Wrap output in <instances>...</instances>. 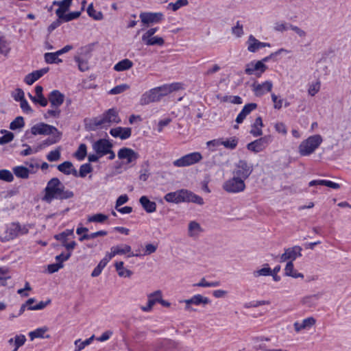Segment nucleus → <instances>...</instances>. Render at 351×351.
Wrapping results in <instances>:
<instances>
[{"mask_svg":"<svg viewBox=\"0 0 351 351\" xmlns=\"http://www.w3.org/2000/svg\"><path fill=\"white\" fill-rule=\"evenodd\" d=\"M186 306H185V310L189 311H195L191 306L192 304L194 305H203L205 306L210 302V300L207 298L204 297L200 294L195 295L191 298L184 300L183 301Z\"/></svg>","mask_w":351,"mask_h":351,"instance_id":"2eb2a0df","label":"nucleus"},{"mask_svg":"<svg viewBox=\"0 0 351 351\" xmlns=\"http://www.w3.org/2000/svg\"><path fill=\"white\" fill-rule=\"evenodd\" d=\"M13 172L17 178L27 179L29 178V171L25 167L17 166L13 168Z\"/></svg>","mask_w":351,"mask_h":351,"instance_id":"ea45409f","label":"nucleus"},{"mask_svg":"<svg viewBox=\"0 0 351 351\" xmlns=\"http://www.w3.org/2000/svg\"><path fill=\"white\" fill-rule=\"evenodd\" d=\"M315 185H324L333 189H338L340 188V185L338 183L333 182L330 180H312L309 182V186H313Z\"/></svg>","mask_w":351,"mask_h":351,"instance_id":"e433bc0d","label":"nucleus"},{"mask_svg":"<svg viewBox=\"0 0 351 351\" xmlns=\"http://www.w3.org/2000/svg\"><path fill=\"white\" fill-rule=\"evenodd\" d=\"M25 125V121L23 117L19 116L16 117L10 125V129L15 130L17 129H21Z\"/></svg>","mask_w":351,"mask_h":351,"instance_id":"a18cd8bd","label":"nucleus"},{"mask_svg":"<svg viewBox=\"0 0 351 351\" xmlns=\"http://www.w3.org/2000/svg\"><path fill=\"white\" fill-rule=\"evenodd\" d=\"M139 202L143 209L148 213H152L156 210V202L150 201L147 196L141 197Z\"/></svg>","mask_w":351,"mask_h":351,"instance_id":"7c9ffc66","label":"nucleus"},{"mask_svg":"<svg viewBox=\"0 0 351 351\" xmlns=\"http://www.w3.org/2000/svg\"><path fill=\"white\" fill-rule=\"evenodd\" d=\"M156 89L159 95L160 99H161L164 96H166L173 90H176L177 88H173V86L165 84L159 87H156Z\"/></svg>","mask_w":351,"mask_h":351,"instance_id":"a19ab883","label":"nucleus"},{"mask_svg":"<svg viewBox=\"0 0 351 351\" xmlns=\"http://www.w3.org/2000/svg\"><path fill=\"white\" fill-rule=\"evenodd\" d=\"M112 144L107 139L101 138L93 144V149L99 156H104L110 152Z\"/></svg>","mask_w":351,"mask_h":351,"instance_id":"4468645a","label":"nucleus"},{"mask_svg":"<svg viewBox=\"0 0 351 351\" xmlns=\"http://www.w3.org/2000/svg\"><path fill=\"white\" fill-rule=\"evenodd\" d=\"M1 134H3L1 136V145L12 141L14 137L12 132L5 130H1Z\"/></svg>","mask_w":351,"mask_h":351,"instance_id":"864d4df0","label":"nucleus"},{"mask_svg":"<svg viewBox=\"0 0 351 351\" xmlns=\"http://www.w3.org/2000/svg\"><path fill=\"white\" fill-rule=\"evenodd\" d=\"M189 3L188 0H177L175 3H170L168 8H171L173 11H177L182 6H186Z\"/></svg>","mask_w":351,"mask_h":351,"instance_id":"603ef678","label":"nucleus"},{"mask_svg":"<svg viewBox=\"0 0 351 351\" xmlns=\"http://www.w3.org/2000/svg\"><path fill=\"white\" fill-rule=\"evenodd\" d=\"M20 107L23 110V111L27 114H31L33 112V110L29 105L27 101L24 99L20 101Z\"/></svg>","mask_w":351,"mask_h":351,"instance_id":"0e129e2a","label":"nucleus"},{"mask_svg":"<svg viewBox=\"0 0 351 351\" xmlns=\"http://www.w3.org/2000/svg\"><path fill=\"white\" fill-rule=\"evenodd\" d=\"M93 50V45L90 44L80 47L74 56L90 59Z\"/></svg>","mask_w":351,"mask_h":351,"instance_id":"72a5a7b5","label":"nucleus"},{"mask_svg":"<svg viewBox=\"0 0 351 351\" xmlns=\"http://www.w3.org/2000/svg\"><path fill=\"white\" fill-rule=\"evenodd\" d=\"M108 217L102 213H97L93 215L92 216L88 217V222H97V223H103L106 220H107Z\"/></svg>","mask_w":351,"mask_h":351,"instance_id":"09e8293b","label":"nucleus"},{"mask_svg":"<svg viewBox=\"0 0 351 351\" xmlns=\"http://www.w3.org/2000/svg\"><path fill=\"white\" fill-rule=\"evenodd\" d=\"M60 55L57 54V51L54 53H46L45 54V60L48 64H58L62 62V59L59 58Z\"/></svg>","mask_w":351,"mask_h":351,"instance_id":"37998d69","label":"nucleus"},{"mask_svg":"<svg viewBox=\"0 0 351 351\" xmlns=\"http://www.w3.org/2000/svg\"><path fill=\"white\" fill-rule=\"evenodd\" d=\"M253 171V166L246 160H240L235 163L232 170V176L242 179L247 180Z\"/></svg>","mask_w":351,"mask_h":351,"instance_id":"39448f33","label":"nucleus"},{"mask_svg":"<svg viewBox=\"0 0 351 351\" xmlns=\"http://www.w3.org/2000/svg\"><path fill=\"white\" fill-rule=\"evenodd\" d=\"M322 142V138L319 134L309 136L302 141L299 146V152L302 156L311 154L319 146Z\"/></svg>","mask_w":351,"mask_h":351,"instance_id":"20e7f679","label":"nucleus"},{"mask_svg":"<svg viewBox=\"0 0 351 351\" xmlns=\"http://www.w3.org/2000/svg\"><path fill=\"white\" fill-rule=\"evenodd\" d=\"M60 110L58 107H52V109L48 110L45 117L47 118V116L52 117H59L60 114Z\"/></svg>","mask_w":351,"mask_h":351,"instance_id":"338daca9","label":"nucleus"},{"mask_svg":"<svg viewBox=\"0 0 351 351\" xmlns=\"http://www.w3.org/2000/svg\"><path fill=\"white\" fill-rule=\"evenodd\" d=\"M74 60L77 63V66L80 71L85 72L89 70V59L74 56Z\"/></svg>","mask_w":351,"mask_h":351,"instance_id":"58836bf2","label":"nucleus"},{"mask_svg":"<svg viewBox=\"0 0 351 351\" xmlns=\"http://www.w3.org/2000/svg\"><path fill=\"white\" fill-rule=\"evenodd\" d=\"M239 142V138L236 136H232L223 141L221 139V145H223L226 149H234L237 147Z\"/></svg>","mask_w":351,"mask_h":351,"instance_id":"79ce46f5","label":"nucleus"},{"mask_svg":"<svg viewBox=\"0 0 351 351\" xmlns=\"http://www.w3.org/2000/svg\"><path fill=\"white\" fill-rule=\"evenodd\" d=\"M133 66V62L129 59H124L117 63L114 69L116 71H123L130 69Z\"/></svg>","mask_w":351,"mask_h":351,"instance_id":"4c0bfd02","label":"nucleus"},{"mask_svg":"<svg viewBox=\"0 0 351 351\" xmlns=\"http://www.w3.org/2000/svg\"><path fill=\"white\" fill-rule=\"evenodd\" d=\"M316 320L313 317H309L304 319L301 322H295L293 324L294 330L296 332H300L302 330H305L311 328L315 325Z\"/></svg>","mask_w":351,"mask_h":351,"instance_id":"a878e982","label":"nucleus"},{"mask_svg":"<svg viewBox=\"0 0 351 351\" xmlns=\"http://www.w3.org/2000/svg\"><path fill=\"white\" fill-rule=\"evenodd\" d=\"M47 330L48 328L47 327H42L29 332V336L31 341H33L36 338H44V334L47 331Z\"/></svg>","mask_w":351,"mask_h":351,"instance_id":"c03bdc74","label":"nucleus"},{"mask_svg":"<svg viewBox=\"0 0 351 351\" xmlns=\"http://www.w3.org/2000/svg\"><path fill=\"white\" fill-rule=\"evenodd\" d=\"M64 95L58 90H52L48 95L51 107H60L64 102Z\"/></svg>","mask_w":351,"mask_h":351,"instance_id":"4be33fe9","label":"nucleus"},{"mask_svg":"<svg viewBox=\"0 0 351 351\" xmlns=\"http://www.w3.org/2000/svg\"><path fill=\"white\" fill-rule=\"evenodd\" d=\"M160 100L159 95L156 88H154L142 95L140 99V104L145 106L152 102L159 101Z\"/></svg>","mask_w":351,"mask_h":351,"instance_id":"aec40b11","label":"nucleus"},{"mask_svg":"<svg viewBox=\"0 0 351 351\" xmlns=\"http://www.w3.org/2000/svg\"><path fill=\"white\" fill-rule=\"evenodd\" d=\"M202 231L203 229L202 228L200 224L198 222L195 221H191L189 223L188 235L189 237H197Z\"/></svg>","mask_w":351,"mask_h":351,"instance_id":"2f4dec72","label":"nucleus"},{"mask_svg":"<svg viewBox=\"0 0 351 351\" xmlns=\"http://www.w3.org/2000/svg\"><path fill=\"white\" fill-rule=\"evenodd\" d=\"M220 285L219 281H213V282H207L204 278H202L201 280L195 284L194 286L201 287H216Z\"/></svg>","mask_w":351,"mask_h":351,"instance_id":"8fccbe9b","label":"nucleus"},{"mask_svg":"<svg viewBox=\"0 0 351 351\" xmlns=\"http://www.w3.org/2000/svg\"><path fill=\"white\" fill-rule=\"evenodd\" d=\"M73 196V192L65 190L64 186L58 178H53L47 182L42 200L50 204L53 199L63 200L72 198Z\"/></svg>","mask_w":351,"mask_h":351,"instance_id":"f257e3e1","label":"nucleus"},{"mask_svg":"<svg viewBox=\"0 0 351 351\" xmlns=\"http://www.w3.org/2000/svg\"><path fill=\"white\" fill-rule=\"evenodd\" d=\"M26 165L27 166L26 168L29 171V173H36L39 168V165L34 160H31L29 162H27Z\"/></svg>","mask_w":351,"mask_h":351,"instance_id":"bf43d9fd","label":"nucleus"},{"mask_svg":"<svg viewBox=\"0 0 351 351\" xmlns=\"http://www.w3.org/2000/svg\"><path fill=\"white\" fill-rule=\"evenodd\" d=\"M257 108V104L255 103H250L244 106L242 110L236 118L237 123H241L245 117L254 110Z\"/></svg>","mask_w":351,"mask_h":351,"instance_id":"cd10ccee","label":"nucleus"},{"mask_svg":"<svg viewBox=\"0 0 351 351\" xmlns=\"http://www.w3.org/2000/svg\"><path fill=\"white\" fill-rule=\"evenodd\" d=\"M14 179L12 173L6 169H1V180L12 182Z\"/></svg>","mask_w":351,"mask_h":351,"instance_id":"69168bd1","label":"nucleus"},{"mask_svg":"<svg viewBox=\"0 0 351 351\" xmlns=\"http://www.w3.org/2000/svg\"><path fill=\"white\" fill-rule=\"evenodd\" d=\"M273 88V84L271 81H265L263 83L254 82L252 84V89L256 97H261L269 93Z\"/></svg>","mask_w":351,"mask_h":351,"instance_id":"a211bd4d","label":"nucleus"},{"mask_svg":"<svg viewBox=\"0 0 351 351\" xmlns=\"http://www.w3.org/2000/svg\"><path fill=\"white\" fill-rule=\"evenodd\" d=\"M117 156L119 159H126L127 163H131L138 158V154L136 152L128 147L120 149Z\"/></svg>","mask_w":351,"mask_h":351,"instance_id":"412c9836","label":"nucleus"},{"mask_svg":"<svg viewBox=\"0 0 351 351\" xmlns=\"http://www.w3.org/2000/svg\"><path fill=\"white\" fill-rule=\"evenodd\" d=\"M267 68V66L261 61H252L245 65V73L260 77Z\"/></svg>","mask_w":351,"mask_h":351,"instance_id":"9b49d317","label":"nucleus"},{"mask_svg":"<svg viewBox=\"0 0 351 351\" xmlns=\"http://www.w3.org/2000/svg\"><path fill=\"white\" fill-rule=\"evenodd\" d=\"M302 248L299 245L285 249V252L280 256V262L287 261L293 262L298 257L302 256Z\"/></svg>","mask_w":351,"mask_h":351,"instance_id":"dca6fc26","label":"nucleus"},{"mask_svg":"<svg viewBox=\"0 0 351 351\" xmlns=\"http://www.w3.org/2000/svg\"><path fill=\"white\" fill-rule=\"evenodd\" d=\"M271 275H272V270L269 267L268 264H265L263 268L256 270L253 272V276L256 278L261 276H267Z\"/></svg>","mask_w":351,"mask_h":351,"instance_id":"49530a36","label":"nucleus"},{"mask_svg":"<svg viewBox=\"0 0 351 351\" xmlns=\"http://www.w3.org/2000/svg\"><path fill=\"white\" fill-rule=\"evenodd\" d=\"M92 170V167L89 163L84 164L81 165L80 168L78 176L84 178L88 173H90Z\"/></svg>","mask_w":351,"mask_h":351,"instance_id":"4d7b16f0","label":"nucleus"},{"mask_svg":"<svg viewBox=\"0 0 351 351\" xmlns=\"http://www.w3.org/2000/svg\"><path fill=\"white\" fill-rule=\"evenodd\" d=\"M143 24L158 23L164 19L162 12H141L139 14Z\"/></svg>","mask_w":351,"mask_h":351,"instance_id":"f3484780","label":"nucleus"},{"mask_svg":"<svg viewBox=\"0 0 351 351\" xmlns=\"http://www.w3.org/2000/svg\"><path fill=\"white\" fill-rule=\"evenodd\" d=\"M272 140L273 138L271 135H266L248 143L247 148L251 152L258 153L265 149Z\"/></svg>","mask_w":351,"mask_h":351,"instance_id":"9d476101","label":"nucleus"},{"mask_svg":"<svg viewBox=\"0 0 351 351\" xmlns=\"http://www.w3.org/2000/svg\"><path fill=\"white\" fill-rule=\"evenodd\" d=\"M110 134L115 138H120L121 139H127L130 137L132 130L130 128L117 127L112 128L110 131Z\"/></svg>","mask_w":351,"mask_h":351,"instance_id":"393cba45","label":"nucleus"},{"mask_svg":"<svg viewBox=\"0 0 351 351\" xmlns=\"http://www.w3.org/2000/svg\"><path fill=\"white\" fill-rule=\"evenodd\" d=\"M31 132L34 135L43 134L49 135L58 133V129L53 126L44 123H39L31 128Z\"/></svg>","mask_w":351,"mask_h":351,"instance_id":"ddd939ff","label":"nucleus"},{"mask_svg":"<svg viewBox=\"0 0 351 351\" xmlns=\"http://www.w3.org/2000/svg\"><path fill=\"white\" fill-rule=\"evenodd\" d=\"M86 145L84 143L80 144L77 152L75 153V156L79 160H83L86 156Z\"/></svg>","mask_w":351,"mask_h":351,"instance_id":"3c124183","label":"nucleus"},{"mask_svg":"<svg viewBox=\"0 0 351 351\" xmlns=\"http://www.w3.org/2000/svg\"><path fill=\"white\" fill-rule=\"evenodd\" d=\"M130 86L126 84H120L118 86H116L113 88H112L109 93L111 95H117L120 94L121 93H123L126 90L129 89Z\"/></svg>","mask_w":351,"mask_h":351,"instance_id":"6e6d98bb","label":"nucleus"},{"mask_svg":"<svg viewBox=\"0 0 351 351\" xmlns=\"http://www.w3.org/2000/svg\"><path fill=\"white\" fill-rule=\"evenodd\" d=\"M245 188V181L234 176L223 184V189L229 193H239L244 191Z\"/></svg>","mask_w":351,"mask_h":351,"instance_id":"423d86ee","label":"nucleus"},{"mask_svg":"<svg viewBox=\"0 0 351 351\" xmlns=\"http://www.w3.org/2000/svg\"><path fill=\"white\" fill-rule=\"evenodd\" d=\"M111 259L108 256L107 254H106L104 258L100 261L97 266L93 269L91 276L92 277H97L99 276L103 270V269L106 266V265L108 263V262Z\"/></svg>","mask_w":351,"mask_h":351,"instance_id":"c9c22d12","label":"nucleus"},{"mask_svg":"<svg viewBox=\"0 0 351 351\" xmlns=\"http://www.w3.org/2000/svg\"><path fill=\"white\" fill-rule=\"evenodd\" d=\"M35 298H29L25 303L27 306V310L29 311H38L45 308L48 304L51 303V300H47L46 302L40 301L36 305H33L35 302Z\"/></svg>","mask_w":351,"mask_h":351,"instance_id":"c756f323","label":"nucleus"},{"mask_svg":"<svg viewBox=\"0 0 351 351\" xmlns=\"http://www.w3.org/2000/svg\"><path fill=\"white\" fill-rule=\"evenodd\" d=\"M319 89L320 82H317L310 86L308 92L310 95L314 96L316 93L319 92Z\"/></svg>","mask_w":351,"mask_h":351,"instance_id":"774afa93","label":"nucleus"},{"mask_svg":"<svg viewBox=\"0 0 351 351\" xmlns=\"http://www.w3.org/2000/svg\"><path fill=\"white\" fill-rule=\"evenodd\" d=\"M158 31V27H152L147 30L142 36V41L147 46H162L165 40L160 36H154Z\"/></svg>","mask_w":351,"mask_h":351,"instance_id":"1a4fd4ad","label":"nucleus"},{"mask_svg":"<svg viewBox=\"0 0 351 351\" xmlns=\"http://www.w3.org/2000/svg\"><path fill=\"white\" fill-rule=\"evenodd\" d=\"M121 119L118 115V112L114 108L108 110L102 116L94 118L90 124V128L92 130H96L99 128H107L112 123H119Z\"/></svg>","mask_w":351,"mask_h":351,"instance_id":"7ed1b4c3","label":"nucleus"},{"mask_svg":"<svg viewBox=\"0 0 351 351\" xmlns=\"http://www.w3.org/2000/svg\"><path fill=\"white\" fill-rule=\"evenodd\" d=\"M202 159L201 153L198 152L186 154L174 160L173 165L177 167H184L195 165Z\"/></svg>","mask_w":351,"mask_h":351,"instance_id":"0eeeda50","label":"nucleus"},{"mask_svg":"<svg viewBox=\"0 0 351 351\" xmlns=\"http://www.w3.org/2000/svg\"><path fill=\"white\" fill-rule=\"evenodd\" d=\"M123 261L117 262L114 264L115 269L120 277L130 278L132 275V271L124 267Z\"/></svg>","mask_w":351,"mask_h":351,"instance_id":"f704fd0d","label":"nucleus"},{"mask_svg":"<svg viewBox=\"0 0 351 351\" xmlns=\"http://www.w3.org/2000/svg\"><path fill=\"white\" fill-rule=\"evenodd\" d=\"M110 259L116 255H123L128 254V257L138 256V254H134L132 252V247L127 244H121L112 246L110 248V252L106 253Z\"/></svg>","mask_w":351,"mask_h":351,"instance_id":"f8f14e48","label":"nucleus"},{"mask_svg":"<svg viewBox=\"0 0 351 351\" xmlns=\"http://www.w3.org/2000/svg\"><path fill=\"white\" fill-rule=\"evenodd\" d=\"M232 33L237 37H241L243 34V25L239 21L237 22L235 26L232 27Z\"/></svg>","mask_w":351,"mask_h":351,"instance_id":"680f3d73","label":"nucleus"},{"mask_svg":"<svg viewBox=\"0 0 351 351\" xmlns=\"http://www.w3.org/2000/svg\"><path fill=\"white\" fill-rule=\"evenodd\" d=\"M158 245H154L153 243H148L145 245V251H144V256L150 255L153 253H154L157 250Z\"/></svg>","mask_w":351,"mask_h":351,"instance_id":"e2e57ef3","label":"nucleus"},{"mask_svg":"<svg viewBox=\"0 0 351 351\" xmlns=\"http://www.w3.org/2000/svg\"><path fill=\"white\" fill-rule=\"evenodd\" d=\"M71 3L72 0L54 1L53 2V5L59 6L56 10V14L58 18H61L63 14L69 10Z\"/></svg>","mask_w":351,"mask_h":351,"instance_id":"bb28decb","label":"nucleus"},{"mask_svg":"<svg viewBox=\"0 0 351 351\" xmlns=\"http://www.w3.org/2000/svg\"><path fill=\"white\" fill-rule=\"evenodd\" d=\"M57 168L60 172L66 175L72 174L75 177L78 176V173L77 170L75 168H73V165L71 162L65 161L58 165Z\"/></svg>","mask_w":351,"mask_h":351,"instance_id":"c85d7f7f","label":"nucleus"},{"mask_svg":"<svg viewBox=\"0 0 351 351\" xmlns=\"http://www.w3.org/2000/svg\"><path fill=\"white\" fill-rule=\"evenodd\" d=\"M49 68H43L40 70H36L33 71L31 73H29L27 75L24 79V82L28 84L32 85L34 84L36 80L40 79L42 76H43L45 74H46L49 71Z\"/></svg>","mask_w":351,"mask_h":351,"instance_id":"b1692460","label":"nucleus"},{"mask_svg":"<svg viewBox=\"0 0 351 351\" xmlns=\"http://www.w3.org/2000/svg\"><path fill=\"white\" fill-rule=\"evenodd\" d=\"M285 274L286 276H291L293 278H304V275L302 273H299L294 269V266L292 261L287 262L285 268Z\"/></svg>","mask_w":351,"mask_h":351,"instance_id":"473e14b6","label":"nucleus"},{"mask_svg":"<svg viewBox=\"0 0 351 351\" xmlns=\"http://www.w3.org/2000/svg\"><path fill=\"white\" fill-rule=\"evenodd\" d=\"M73 234V230H66L60 234L55 235V239L58 241H61L63 243L66 241L67 237Z\"/></svg>","mask_w":351,"mask_h":351,"instance_id":"13d9d810","label":"nucleus"},{"mask_svg":"<svg viewBox=\"0 0 351 351\" xmlns=\"http://www.w3.org/2000/svg\"><path fill=\"white\" fill-rule=\"evenodd\" d=\"M164 199L169 203L180 204L181 202H193L199 205L204 204L202 197L197 195L186 189H180L174 192L167 193Z\"/></svg>","mask_w":351,"mask_h":351,"instance_id":"f03ea898","label":"nucleus"},{"mask_svg":"<svg viewBox=\"0 0 351 351\" xmlns=\"http://www.w3.org/2000/svg\"><path fill=\"white\" fill-rule=\"evenodd\" d=\"M28 232L29 229L26 226H21L19 223H12L5 230L4 239L9 241L19 235L26 234Z\"/></svg>","mask_w":351,"mask_h":351,"instance_id":"6e6552de","label":"nucleus"},{"mask_svg":"<svg viewBox=\"0 0 351 351\" xmlns=\"http://www.w3.org/2000/svg\"><path fill=\"white\" fill-rule=\"evenodd\" d=\"M47 158L50 162L57 161L60 158V152L59 149H55L50 152L47 156Z\"/></svg>","mask_w":351,"mask_h":351,"instance_id":"052dcab7","label":"nucleus"},{"mask_svg":"<svg viewBox=\"0 0 351 351\" xmlns=\"http://www.w3.org/2000/svg\"><path fill=\"white\" fill-rule=\"evenodd\" d=\"M160 295L162 291L160 290H156L147 295V304L146 306H141V309L143 312H150L152 311L154 306L156 303H159L160 300Z\"/></svg>","mask_w":351,"mask_h":351,"instance_id":"6ab92c4d","label":"nucleus"},{"mask_svg":"<svg viewBox=\"0 0 351 351\" xmlns=\"http://www.w3.org/2000/svg\"><path fill=\"white\" fill-rule=\"evenodd\" d=\"M80 14L81 12L80 11L72 12L66 14L64 13L63 16L59 19H62L64 22H69L78 18L80 16Z\"/></svg>","mask_w":351,"mask_h":351,"instance_id":"5fc2aeb1","label":"nucleus"},{"mask_svg":"<svg viewBox=\"0 0 351 351\" xmlns=\"http://www.w3.org/2000/svg\"><path fill=\"white\" fill-rule=\"evenodd\" d=\"M87 13L89 16L93 18L95 20H101L103 19V14L101 12H97L94 9L93 3H90L88 6Z\"/></svg>","mask_w":351,"mask_h":351,"instance_id":"de8ad7c7","label":"nucleus"},{"mask_svg":"<svg viewBox=\"0 0 351 351\" xmlns=\"http://www.w3.org/2000/svg\"><path fill=\"white\" fill-rule=\"evenodd\" d=\"M270 47V44L267 43H262L258 40L254 36L250 35L247 40V50L254 53L261 48Z\"/></svg>","mask_w":351,"mask_h":351,"instance_id":"5701e85b","label":"nucleus"}]
</instances>
